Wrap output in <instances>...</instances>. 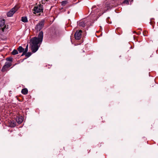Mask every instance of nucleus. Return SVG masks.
Masks as SVG:
<instances>
[{
    "label": "nucleus",
    "mask_w": 158,
    "mask_h": 158,
    "mask_svg": "<svg viewBox=\"0 0 158 158\" xmlns=\"http://www.w3.org/2000/svg\"><path fill=\"white\" fill-rule=\"evenodd\" d=\"M43 38V32L41 31L38 34V37H35L30 40L31 50L32 52H36L41 44Z\"/></svg>",
    "instance_id": "1"
},
{
    "label": "nucleus",
    "mask_w": 158,
    "mask_h": 158,
    "mask_svg": "<svg viewBox=\"0 0 158 158\" xmlns=\"http://www.w3.org/2000/svg\"><path fill=\"white\" fill-rule=\"evenodd\" d=\"M5 22L4 19H0V27H1L4 26L3 27H2L0 28V31H1L0 32H2L6 31L8 28V26L5 25Z\"/></svg>",
    "instance_id": "2"
},
{
    "label": "nucleus",
    "mask_w": 158,
    "mask_h": 158,
    "mask_svg": "<svg viewBox=\"0 0 158 158\" xmlns=\"http://www.w3.org/2000/svg\"><path fill=\"white\" fill-rule=\"evenodd\" d=\"M33 10L34 11V14H35L36 13L43 12V6L40 4L37 6H34Z\"/></svg>",
    "instance_id": "3"
},
{
    "label": "nucleus",
    "mask_w": 158,
    "mask_h": 158,
    "mask_svg": "<svg viewBox=\"0 0 158 158\" xmlns=\"http://www.w3.org/2000/svg\"><path fill=\"white\" fill-rule=\"evenodd\" d=\"M19 6L18 5H16L13 8L9 11L7 14V15L8 17H11L12 16L13 14L18 10Z\"/></svg>",
    "instance_id": "4"
},
{
    "label": "nucleus",
    "mask_w": 158,
    "mask_h": 158,
    "mask_svg": "<svg viewBox=\"0 0 158 158\" xmlns=\"http://www.w3.org/2000/svg\"><path fill=\"white\" fill-rule=\"evenodd\" d=\"M45 22V20L44 19H42L36 25L35 28L37 31H40L44 27Z\"/></svg>",
    "instance_id": "5"
},
{
    "label": "nucleus",
    "mask_w": 158,
    "mask_h": 158,
    "mask_svg": "<svg viewBox=\"0 0 158 158\" xmlns=\"http://www.w3.org/2000/svg\"><path fill=\"white\" fill-rule=\"evenodd\" d=\"M12 65L11 63L10 62L6 61L5 62V65L3 66L2 69V71L4 72L7 71V69Z\"/></svg>",
    "instance_id": "6"
},
{
    "label": "nucleus",
    "mask_w": 158,
    "mask_h": 158,
    "mask_svg": "<svg viewBox=\"0 0 158 158\" xmlns=\"http://www.w3.org/2000/svg\"><path fill=\"white\" fill-rule=\"evenodd\" d=\"M82 32L81 30H80L76 32L74 35V37L76 40H79L81 38Z\"/></svg>",
    "instance_id": "7"
},
{
    "label": "nucleus",
    "mask_w": 158,
    "mask_h": 158,
    "mask_svg": "<svg viewBox=\"0 0 158 158\" xmlns=\"http://www.w3.org/2000/svg\"><path fill=\"white\" fill-rule=\"evenodd\" d=\"M92 10L91 13V15H96L99 11V9L96 8V6H93L92 8Z\"/></svg>",
    "instance_id": "8"
},
{
    "label": "nucleus",
    "mask_w": 158,
    "mask_h": 158,
    "mask_svg": "<svg viewBox=\"0 0 158 158\" xmlns=\"http://www.w3.org/2000/svg\"><path fill=\"white\" fill-rule=\"evenodd\" d=\"M16 120L18 124H20L23 121V118L21 116L17 117L16 118Z\"/></svg>",
    "instance_id": "9"
},
{
    "label": "nucleus",
    "mask_w": 158,
    "mask_h": 158,
    "mask_svg": "<svg viewBox=\"0 0 158 158\" xmlns=\"http://www.w3.org/2000/svg\"><path fill=\"white\" fill-rule=\"evenodd\" d=\"M16 122L14 120L9 121L8 126L11 127H13L16 126Z\"/></svg>",
    "instance_id": "10"
},
{
    "label": "nucleus",
    "mask_w": 158,
    "mask_h": 158,
    "mask_svg": "<svg viewBox=\"0 0 158 158\" xmlns=\"http://www.w3.org/2000/svg\"><path fill=\"white\" fill-rule=\"evenodd\" d=\"M28 92V89L27 88H24L22 89L21 93L24 95H26L27 94Z\"/></svg>",
    "instance_id": "11"
},
{
    "label": "nucleus",
    "mask_w": 158,
    "mask_h": 158,
    "mask_svg": "<svg viewBox=\"0 0 158 158\" xmlns=\"http://www.w3.org/2000/svg\"><path fill=\"white\" fill-rule=\"evenodd\" d=\"M17 49L19 53L22 52L24 50V49L21 46H19Z\"/></svg>",
    "instance_id": "12"
},
{
    "label": "nucleus",
    "mask_w": 158,
    "mask_h": 158,
    "mask_svg": "<svg viewBox=\"0 0 158 158\" xmlns=\"http://www.w3.org/2000/svg\"><path fill=\"white\" fill-rule=\"evenodd\" d=\"M21 21L24 23L27 22H28L27 18L26 17H22Z\"/></svg>",
    "instance_id": "13"
},
{
    "label": "nucleus",
    "mask_w": 158,
    "mask_h": 158,
    "mask_svg": "<svg viewBox=\"0 0 158 158\" xmlns=\"http://www.w3.org/2000/svg\"><path fill=\"white\" fill-rule=\"evenodd\" d=\"M18 53V51L16 49H14L11 52V54L13 55H15Z\"/></svg>",
    "instance_id": "14"
},
{
    "label": "nucleus",
    "mask_w": 158,
    "mask_h": 158,
    "mask_svg": "<svg viewBox=\"0 0 158 158\" xmlns=\"http://www.w3.org/2000/svg\"><path fill=\"white\" fill-rule=\"evenodd\" d=\"M85 22H81L79 24V25L80 26L82 27H84L85 26Z\"/></svg>",
    "instance_id": "15"
},
{
    "label": "nucleus",
    "mask_w": 158,
    "mask_h": 158,
    "mask_svg": "<svg viewBox=\"0 0 158 158\" xmlns=\"http://www.w3.org/2000/svg\"><path fill=\"white\" fill-rule=\"evenodd\" d=\"M68 3V1L67 0H64L61 2V5L62 6H64L65 5Z\"/></svg>",
    "instance_id": "16"
},
{
    "label": "nucleus",
    "mask_w": 158,
    "mask_h": 158,
    "mask_svg": "<svg viewBox=\"0 0 158 158\" xmlns=\"http://www.w3.org/2000/svg\"><path fill=\"white\" fill-rule=\"evenodd\" d=\"M32 54V53L31 52H26V56L27 57L30 56Z\"/></svg>",
    "instance_id": "17"
},
{
    "label": "nucleus",
    "mask_w": 158,
    "mask_h": 158,
    "mask_svg": "<svg viewBox=\"0 0 158 158\" xmlns=\"http://www.w3.org/2000/svg\"><path fill=\"white\" fill-rule=\"evenodd\" d=\"M13 59L12 57H7L6 58V60L7 61L11 62L12 61Z\"/></svg>",
    "instance_id": "18"
},
{
    "label": "nucleus",
    "mask_w": 158,
    "mask_h": 158,
    "mask_svg": "<svg viewBox=\"0 0 158 158\" xmlns=\"http://www.w3.org/2000/svg\"><path fill=\"white\" fill-rule=\"evenodd\" d=\"M28 50V45L27 44L26 46V48H25V49H24V51L25 52H27Z\"/></svg>",
    "instance_id": "19"
},
{
    "label": "nucleus",
    "mask_w": 158,
    "mask_h": 158,
    "mask_svg": "<svg viewBox=\"0 0 158 158\" xmlns=\"http://www.w3.org/2000/svg\"><path fill=\"white\" fill-rule=\"evenodd\" d=\"M123 3L128 5L129 4V2L128 0H125L123 2Z\"/></svg>",
    "instance_id": "20"
},
{
    "label": "nucleus",
    "mask_w": 158,
    "mask_h": 158,
    "mask_svg": "<svg viewBox=\"0 0 158 158\" xmlns=\"http://www.w3.org/2000/svg\"><path fill=\"white\" fill-rule=\"evenodd\" d=\"M26 52H25L24 51L23 52V53L22 54L21 56H23V55H25L26 56Z\"/></svg>",
    "instance_id": "21"
},
{
    "label": "nucleus",
    "mask_w": 158,
    "mask_h": 158,
    "mask_svg": "<svg viewBox=\"0 0 158 158\" xmlns=\"http://www.w3.org/2000/svg\"><path fill=\"white\" fill-rule=\"evenodd\" d=\"M146 31H144L143 33V35L144 36H147V35L146 34Z\"/></svg>",
    "instance_id": "22"
},
{
    "label": "nucleus",
    "mask_w": 158,
    "mask_h": 158,
    "mask_svg": "<svg viewBox=\"0 0 158 158\" xmlns=\"http://www.w3.org/2000/svg\"><path fill=\"white\" fill-rule=\"evenodd\" d=\"M46 1L47 2H48V1H50V0H46Z\"/></svg>",
    "instance_id": "23"
},
{
    "label": "nucleus",
    "mask_w": 158,
    "mask_h": 158,
    "mask_svg": "<svg viewBox=\"0 0 158 158\" xmlns=\"http://www.w3.org/2000/svg\"><path fill=\"white\" fill-rule=\"evenodd\" d=\"M69 11H68V14H69Z\"/></svg>",
    "instance_id": "24"
},
{
    "label": "nucleus",
    "mask_w": 158,
    "mask_h": 158,
    "mask_svg": "<svg viewBox=\"0 0 158 158\" xmlns=\"http://www.w3.org/2000/svg\"><path fill=\"white\" fill-rule=\"evenodd\" d=\"M63 9V8H61V9Z\"/></svg>",
    "instance_id": "25"
}]
</instances>
